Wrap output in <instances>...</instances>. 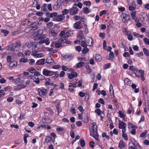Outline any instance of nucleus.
Returning <instances> with one entry per match:
<instances>
[{"instance_id":"4be33fe9","label":"nucleus","mask_w":149,"mask_h":149,"mask_svg":"<svg viewBox=\"0 0 149 149\" xmlns=\"http://www.w3.org/2000/svg\"><path fill=\"white\" fill-rule=\"evenodd\" d=\"M143 52L144 54L146 56H149V52L148 50L146 49L145 48H143Z\"/></svg>"},{"instance_id":"20e7f679","label":"nucleus","mask_w":149,"mask_h":149,"mask_svg":"<svg viewBox=\"0 0 149 149\" xmlns=\"http://www.w3.org/2000/svg\"><path fill=\"white\" fill-rule=\"evenodd\" d=\"M64 1V0H58L54 6V9L56 10L58 9Z\"/></svg>"},{"instance_id":"37998d69","label":"nucleus","mask_w":149,"mask_h":149,"mask_svg":"<svg viewBox=\"0 0 149 149\" xmlns=\"http://www.w3.org/2000/svg\"><path fill=\"white\" fill-rule=\"evenodd\" d=\"M84 13L86 14L88 13L89 12V10L88 8L86 7L83 8Z\"/></svg>"},{"instance_id":"f704fd0d","label":"nucleus","mask_w":149,"mask_h":149,"mask_svg":"<svg viewBox=\"0 0 149 149\" xmlns=\"http://www.w3.org/2000/svg\"><path fill=\"white\" fill-rule=\"evenodd\" d=\"M28 61L27 58H22L19 59V61L22 63H26Z\"/></svg>"},{"instance_id":"f3484780","label":"nucleus","mask_w":149,"mask_h":149,"mask_svg":"<svg viewBox=\"0 0 149 149\" xmlns=\"http://www.w3.org/2000/svg\"><path fill=\"white\" fill-rule=\"evenodd\" d=\"M9 65L10 67H13L16 66L17 65V61H12L9 62Z\"/></svg>"},{"instance_id":"7c9ffc66","label":"nucleus","mask_w":149,"mask_h":149,"mask_svg":"<svg viewBox=\"0 0 149 149\" xmlns=\"http://www.w3.org/2000/svg\"><path fill=\"white\" fill-rule=\"evenodd\" d=\"M80 145L82 147H84L85 145V141L84 139H80Z\"/></svg>"},{"instance_id":"5fc2aeb1","label":"nucleus","mask_w":149,"mask_h":149,"mask_svg":"<svg viewBox=\"0 0 149 149\" xmlns=\"http://www.w3.org/2000/svg\"><path fill=\"white\" fill-rule=\"evenodd\" d=\"M78 109L81 113H83V112L84 111L83 107L81 105L79 106L78 107Z\"/></svg>"},{"instance_id":"09e8293b","label":"nucleus","mask_w":149,"mask_h":149,"mask_svg":"<svg viewBox=\"0 0 149 149\" xmlns=\"http://www.w3.org/2000/svg\"><path fill=\"white\" fill-rule=\"evenodd\" d=\"M86 68L87 69L86 70V72L90 73L91 71V69L90 68L89 65H87L85 66Z\"/></svg>"},{"instance_id":"58836bf2","label":"nucleus","mask_w":149,"mask_h":149,"mask_svg":"<svg viewBox=\"0 0 149 149\" xmlns=\"http://www.w3.org/2000/svg\"><path fill=\"white\" fill-rule=\"evenodd\" d=\"M123 31L125 35H128L129 33V32L127 31V29L126 28H124L123 29Z\"/></svg>"},{"instance_id":"423d86ee","label":"nucleus","mask_w":149,"mask_h":149,"mask_svg":"<svg viewBox=\"0 0 149 149\" xmlns=\"http://www.w3.org/2000/svg\"><path fill=\"white\" fill-rule=\"evenodd\" d=\"M81 22L80 21L75 22L74 24V27L77 29H81L82 26H81Z\"/></svg>"},{"instance_id":"c756f323","label":"nucleus","mask_w":149,"mask_h":149,"mask_svg":"<svg viewBox=\"0 0 149 149\" xmlns=\"http://www.w3.org/2000/svg\"><path fill=\"white\" fill-rule=\"evenodd\" d=\"M67 39L64 38H62L58 40V41L59 42H61L62 43H65Z\"/></svg>"},{"instance_id":"8fccbe9b","label":"nucleus","mask_w":149,"mask_h":149,"mask_svg":"<svg viewBox=\"0 0 149 149\" xmlns=\"http://www.w3.org/2000/svg\"><path fill=\"white\" fill-rule=\"evenodd\" d=\"M28 71L31 73H33L36 71V69L33 68H31V69H29Z\"/></svg>"},{"instance_id":"0eeeda50","label":"nucleus","mask_w":149,"mask_h":149,"mask_svg":"<svg viewBox=\"0 0 149 149\" xmlns=\"http://www.w3.org/2000/svg\"><path fill=\"white\" fill-rule=\"evenodd\" d=\"M15 46V44L13 43L7 46L6 49L7 50L12 51H14L15 50V49L16 48Z\"/></svg>"},{"instance_id":"bf43d9fd","label":"nucleus","mask_w":149,"mask_h":149,"mask_svg":"<svg viewBox=\"0 0 149 149\" xmlns=\"http://www.w3.org/2000/svg\"><path fill=\"white\" fill-rule=\"evenodd\" d=\"M62 44L59 43L57 42L55 44V46L57 48H59L61 47Z\"/></svg>"},{"instance_id":"13d9d810","label":"nucleus","mask_w":149,"mask_h":149,"mask_svg":"<svg viewBox=\"0 0 149 149\" xmlns=\"http://www.w3.org/2000/svg\"><path fill=\"white\" fill-rule=\"evenodd\" d=\"M75 49L77 51L79 52L81 50V48L80 46H78L76 47Z\"/></svg>"},{"instance_id":"4c0bfd02","label":"nucleus","mask_w":149,"mask_h":149,"mask_svg":"<svg viewBox=\"0 0 149 149\" xmlns=\"http://www.w3.org/2000/svg\"><path fill=\"white\" fill-rule=\"evenodd\" d=\"M136 12L135 11H133L131 13V15L132 18L133 19H134L136 17Z\"/></svg>"},{"instance_id":"79ce46f5","label":"nucleus","mask_w":149,"mask_h":149,"mask_svg":"<svg viewBox=\"0 0 149 149\" xmlns=\"http://www.w3.org/2000/svg\"><path fill=\"white\" fill-rule=\"evenodd\" d=\"M84 62H81L79 63L77 65V67L78 68H79L83 66Z\"/></svg>"},{"instance_id":"3c124183","label":"nucleus","mask_w":149,"mask_h":149,"mask_svg":"<svg viewBox=\"0 0 149 149\" xmlns=\"http://www.w3.org/2000/svg\"><path fill=\"white\" fill-rule=\"evenodd\" d=\"M15 45V47L16 48L17 47H19L21 45V42L20 41L16 42L14 43Z\"/></svg>"},{"instance_id":"f03ea898","label":"nucleus","mask_w":149,"mask_h":149,"mask_svg":"<svg viewBox=\"0 0 149 149\" xmlns=\"http://www.w3.org/2000/svg\"><path fill=\"white\" fill-rule=\"evenodd\" d=\"M121 17L123 22L125 23L129 21L131 18L130 15L128 13H122L121 14Z\"/></svg>"},{"instance_id":"6ab92c4d","label":"nucleus","mask_w":149,"mask_h":149,"mask_svg":"<svg viewBox=\"0 0 149 149\" xmlns=\"http://www.w3.org/2000/svg\"><path fill=\"white\" fill-rule=\"evenodd\" d=\"M13 82H14L16 84H18L19 83H22L21 79L20 78H17L13 79Z\"/></svg>"},{"instance_id":"39448f33","label":"nucleus","mask_w":149,"mask_h":149,"mask_svg":"<svg viewBox=\"0 0 149 149\" xmlns=\"http://www.w3.org/2000/svg\"><path fill=\"white\" fill-rule=\"evenodd\" d=\"M38 92L39 95L42 97L45 95L47 92V90L43 88L42 89H38Z\"/></svg>"},{"instance_id":"052dcab7","label":"nucleus","mask_w":149,"mask_h":149,"mask_svg":"<svg viewBox=\"0 0 149 149\" xmlns=\"http://www.w3.org/2000/svg\"><path fill=\"white\" fill-rule=\"evenodd\" d=\"M7 101L9 102H13L14 99L13 97H9L7 99Z\"/></svg>"},{"instance_id":"c9c22d12","label":"nucleus","mask_w":149,"mask_h":149,"mask_svg":"<svg viewBox=\"0 0 149 149\" xmlns=\"http://www.w3.org/2000/svg\"><path fill=\"white\" fill-rule=\"evenodd\" d=\"M69 12V10L67 9H64L62 11V14L63 15H65L67 14Z\"/></svg>"},{"instance_id":"338daca9","label":"nucleus","mask_w":149,"mask_h":149,"mask_svg":"<svg viewBox=\"0 0 149 149\" xmlns=\"http://www.w3.org/2000/svg\"><path fill=\"white\" fill-rule=\"evenodd\" d=\"M7 60L8 62H11V57L10 56H8L7 57Z\"/></svg>"},{"instance_id":"bb28decb","label":"nucleus","mask_w":149,"mask_h":149,"mask_svg":"<svg viewBox=\"0 0 149 149\" xmlns=\"http://www.w3.org/2000/svg\"><path fill=\"white\" fill-rule=\"evenodd\" d=\"M118 113L120 115V118H123V119H124L125 116V114L124 113L121 111H119L118 112Z\"/></svg>"},{"instance_id":"dca6fc26","label":"nucleus","mask_w":149,"mask_h":149,"mask_svg":"<svg viewBox=\"0 0 149 149\" xmlns=\"http://www.w3.org/2000/svg\"><path fill=\"white\" fill-rule=\"evenodd\" d=\"M125 145L123 140H120L119 143L118 147L120 149H122L125 148Z\"/></svg>"},{"instance_id":"aec40b11","label":"nucleus","mask_w":149,"mask_h":149,"mask_svg":"<svg viewBox=\"0 0 149 149\" xmlns=\"http://www.w3.org/2000/svg\"><path fill=\"white\" fill-rule=\"evenodd\" d=\"M43 38L42 36H40L39 34L33 37V39L35 40H38L40 39H42Z\"/></svg>"},{"instance_id":"a878e982","label":"nucleus","mask_w":149,"mask_h":149,"mask_svg":"<svg viewBox=\"0 0 149 149\" xmlns=\"http://www.w3.org/2000/svg\"><path fill=\"white\" fill-rule=\"evenodd\" d=\"M141 71H142V70H138L137 69L135 71L134 73L135 74L136 76L137 77H139L140 75H141Z\"/></svg>"},{"instance_id":"72a5a7b5","label":"nucleus","mask_w":149,"mask_h":149,"mask_svg":"<svg viewBox=\"0 0 149 149\" xmlns=\"http://www.w3.org/2000/svg\"><path fill=\"white\" fill-rule=\"evenodd\" d=\"M43 40L44 42V43H45L47 45H49L50 43L49 39L48 38H47Z\"/></svg>"},{"instance_id":"ea45409f","label":"nucleus","mask_w":149,"mask_h":149,"mask_svg":"<svg viewBox=\"0 0 149 149\" xmlns=\"http://www.w3.org/2000/svg\"><path fill=\"white\" fill-rule=\"evenodd\" d=\"M140 71L141 72V80L143 81H144L145 79L144 77V71Z\"/></svg>"},{"instance_id":"1a4fd4ad","label":"nucleus","mask_w":149,"mask_h":149,"mask_svg":"<svg viewBox=\"0 0 149 149\" xmlns=\"http://www.w3.org/2000/svg\"><path fill=\"white\" fill-rule=\"evenodd\" d=\"M45 60L44 58H42L38 60L36 63V65H43L45 64Z\"/></svg>"},{"instance_id":"4d7b16f0","label":"nucleus","mask_w":149,"mask_h":149,"mask_svg":"<svg viewBox=\"0 0 149 149\" xmlns=\"http://www.w3.org/2000/svg\"><path fill=\"white\" fill-rule=\"evenodd\" d=\"M61 68L63 70L66 71L68 70V67L64 65H62L61 67Z\"/></svg>"},{"instance_id":"a18cd8bd","label":"nucleus","mask_w":149,"mask_h":149,"mask_svg":"<svg viewBox=\"0 0 149 149\" xmlns=\"http://www.w3.org/2000/svg\"><path fill=\"white\" fill-rule=\"evenodd\" d=\"M53 23L51 22H50L47 24V28L49 29L53 25Z\"/></svg>"},{"instance_id":"7ed1b4c3","label":"nucleus","mask_w":149,"mask_h":149,"mask_svg":"<svg viewBox=\"0 0 149 149\" xmlns=\"http://www.w3.org/2000/svg\"><path fill=\"white\" fill-rule=\"evenodd\" d=\"M56 72H53L48 70L46 69H44L43 70V74L46 76H50L54 74Z\"/></svg>"},{"instance_id":"603ef678","label":"nucleus","mask_w":149,"mask_h":149,"mask_svg":"<svg viewBox=\"0 0 149 149\" xmlns=\"http://www.w3.org/2000/svg\"><path fill=\"white\" fill-rule=\"evenodd\" d=\"M29 28L30 29V30L34 31L38 29V27L35 26H30Z\"/></svg>"},{"instance_id":"9d476101","label":"nucleus","mask_w":149,"mask_h":149,"mask_svg":"<svg viewBox=\"0 0 149 149\" xmlns=\"http://www.w3.org/2000/svg\"><path fill=\"white\" fill-rule=\"evenodd\" d=\"M37 52H36L34 53L33 52H32V55L35 57L36 58L41 57L44 56V55L42 53H37Z\"/></svg>"},{"instance_id":"680f3d73","label":"nucleus","mask_w":149,"mask_h":149,"mask_svg":"<svg viewBox=\"0 0 149 149\" xmlns=\"http://www.w3.org/2000/svg\"><path fill=\"white\" fill-rule=\"evenodd\" d=\"M95 144V142L93 141H91L89 142V146L92 148H93L94 146L93 145Z\"/></svg>"},{"instance_id":"de8ad7c7","label":"nucleus","mask_w":149,"mask_h":149,"mask_svg":"<svg viewBox=\"0 0 149 149\" xmlns=\"http://www.w3.org/2000/svg\"><path fill=\"white\" fill-rule=\"evenodd\" d=\"M88 117L87 115H86V116L84 117L83 121L84 123H86L88 122Z\"/></svg>"},{"instance_id":"49530a36","label":"nucleus","mask_w":149,"mask_h":149,"mask_svg":"<svg viewBox=\"0 0 149 149\" xmlns=\"http://www.w3.org/2000/svg\"><path fill=\"white\" fill-rule=\"evenodd\" d=\"M95 112L97 113L98 115H99L101 114L102 111L100 109H98L95 110Z\"/></svg>"},{"instance_id":"412c9836","label":"nucleus","mask_w":149,"mask_h":149,"mask_svg":"<svg viewBox=\"0 0 149 149\" xmlns=\"http://www.w3.org/2000/svg\"><path fill=\"white\" fill-rule=\"evenodd\" d=\"M65 17H64V18L63 17V16L61 15H58L57 16L56 18V20L57 21L60 22L64 19Z\"/></svg>"},{"instance_id":"6e6d98bb","label":"nucleus","mask_w":149,"mask_h":149,"mask_svg":"<svg viewBox=\"0 0 149 149\" xmlns=\"http://www.w3.org/2000/svg\"><path fill=\"white\" fill-rule=\"evenodd\" d=\"M122 136L125 140H128L127 135L126 133L123 134Z\"/></svg>"},{"instance_id":"69168bd1","label":"nucleus","mask_w":149,"mask_h":149,"mask_svg":"<svg viewBox=\"0 0 149 149\" xmlns=\"http://www.w3.org/2000/svg\"><path fill=\"white\" fill-rule=\"evenodd\" d=\"M61 67V66L60 65H57L53 66L52 68L54 69H58L60 68Z\"/></svg>"},{"instance_id":"f8f14e48","label":"nucleus","mask_w":149,"mask_h":149,"mask_svg":"<svg viewBox=\"0 0 149 149\" xmlns=\"http://www.w3.org/2000/svg\"><path fill=\"white\" fill-rule=\"evenodd\" d=\"M79 9L77 8L75 10L72 8H71L70 10V14L75 15L77 14L78 11Z\"/></svg>"},{"instance_id":"b1692460","label":"nucleus","mask_w":149,"mask_h":149,"mask_svg":"<svg viewBox=\"0 0 149 149\" xmlns=\"http://www.w3.org/2000/svg\"><path fill=\"white\" fill-rule=\"evenodd\" d=\"M111 90H113V87L112 85L110 84V85L109 92L111 96H114V92L113 91L112 93H111Z\"/></svg>"},{"instance_id":"2f4dec72","label":"nucleus","mask_w":149,"mask_h":149,"mask_svg":"<svg viewBox=\"0 0 149 149\" xmlns=\"http://www.w3.org/2000/svg\"><path fill=\"white\" fill-rule=\"evenodd\" d=\"M83 4L86 6H90L91 4V2L90 1H85L84 2Z\"/></svg>"},{"instance_id":"393cba45","label":"nucleus","mask_w":149,"mask_h":149,"mask_svg":"<svg viewBox=\"0 0 149 149\" xmlns=\"http://www.w3.org/2000/svg\"><path fill=\"white\" fill-rule=\"evenodd\" d=\"M1 33H4L5 36H6L9 33V31L7 30L2 29L1 30Z\"/></svg>"},{"instance_id":"0e129e2a","label":"nucleus","mask_w":149,"mask_h":149,"mask_svg":"<svg viewBox=\"0 0 149 149\" xmlns=\"http://www.w3.org/2000/svg\"><path fill=\"white\" fill-rule=\"evenodd\" d=\"M57 13L56 12L50 14V17L51 18L53 17L54 16H56L57 15Z\"/></svg>"},{"instance_id":"864d4df0","label":"nucleus","mask_w":149,"mask_h":149,"mask_svg":"<svg viewBox=\"0 0 149 149\" xmlns=\"http://www.w3.org/2000/svg\"><path fill=\"white\" fill-rule=\"evenodd\" d=\"M35 61L34 59H30L29 60V64L31 65H33L35 63Z\"/></svg>"},{"instance_id":"ddd939ff","label":"nucleus","mask_w":149,"mask_h":149,"mask_svg":"<svg viewBox=\"0 0 149 149\" xmlns=\"http://www.w3.org/2000/svg\"><path fill=\"white\" fill-rule=\"evenodd\" d=\"M73 34V31L69 30L65 33L64 36L65 37H68L72 36Z\"/></svg>"},{"instance_id":"a211bd4d","label":"nucleus","mask_w":149,"mask_h":149,"mask_svg":"<svg viewBox=\"0 0 149 149\" xmlns=\"http://www.w3.org/2000/svg\"><path fill=\"white\" fill-rule=\"evenodd\" d=\"M53 59L50 57L47 58L46 59V63L47 64H49L54 62Z\"/></svg>"},{"instance_id":"4468645a","label":"nucleus","mask_w":149,"mask_h":149,"mask_svg":"<svg viewBox=\"0 0 149 149\" xmlns=\"http://www.w3.org/2000/svg\"><path fill=\"white\" fill-rule=\"evenodd\" d=\"M120 121V123L119 125V128L120 129H123V128H126V125L125 123H124L123 121Z\"/></svg>"},{"instance_id":"cd10ccee","label":"nucleus","mask_w":149,"mask_h":149,"mask_svg":"<svg viewBox=\"0 0 149 149\" xmlns=\"http://www.w3.org/2000/svg\"><path fill=\"white\" fill-rule=\"evenodd\" d=\"M129 68L130 70L132 71L134 73L137 70L136 68H135L133 65L130 66Z\"/></svg>"},{"instance_id":"c85d7f7f","label":"nucleus","mask_w":149,"mask_h":149,"mask_svg":"<svg viewBox=\"0 0 149 149\" xmlns=\"http://www.w3.org/2000/svg\"><path fill=\"white\" fill-rule=\"evenodd\" d=\"M46 4H44L43 6L41 8V10L43 11H45V13L48 12L49 11L46 8Z\"/></svg>"},{"instance_id":"9b49d317","label":"nucleus","mask_w":149,"mask_h":149,"mask_svg":"<svg viewBox=\"0 0 149 149\" xmlns=\"http://www.w3.org/2000/svg\"><path fill=\"white\" fill-rule=\"evenodd\" d=\"M62 57L63 58V59H69L70 60L72 59L73 57V55L72 54H68L67 55H64V56L62 55Z\"/></svg>"},{"instance_id":"2eb2a0df","label":"nucleus","mask_w":149,"mask_h":149,"mask_svg":"<svg viewBox=\"0 0 149 149\" xmlns=\"http://www.w3.org/2000/svg\"><path fill=\"white\" fill-rule=\"evenodd\" d=\"M56 35L57 33L55 32L54 30H52L49 31V35L50 36H55Z\"/></svg>"},{"instance_id":"c03bdc74","label":"nucleus","mask_w":149,"mask_h":149,"mask_svg":"<svg viewBox=\"0 0 149 149\" xmlns=\"http://www.w3.org/2000/svg\"><path fill=\"white\" fill-rule=\"evenodd\" d=\"M147 134V131L145 130L144 132L142 133L140 135V137H143L145 136Z\"/></svg>"},{"instance_id":"e433bc0d","label":"nucleus","mask_w":149,"mask_h":149,"mask_svg":"<svg viewBox=\"0 0 149 149\" xmlns=\"http://www.w3.org/2000/svg\"><path fill=\"white\" fill-rule=\"evenodd\" d=\"M52 139V137H51L50 136H47L45 138V141L48 143H49Z\"/></svg>"},{"instance_id":"f257e3e1","label":"nucleus","mask_w":149,"mask_h":149,"mask_svg":"<svg viewBox=\"0 0 149 149\" xmlns=\"http://www.w3.org/2000/svg\"><path fill=\"white\" fill-rule=\"evenodd\" d=\"M92 132L90 131V135L93 136L95 139L99 140V135L97 132V126L95 122L93 123L92 124Z\"/></svg>"},{"instance_id":"774afa93","label":"nucleus","mask_w":149,"mask_h":149,"mask_svg":"<svg viewBox=\"0 0 149 149\" xmlns=\"http://www.w3.org/2000/svg\"><path fill=\"white\" fill-rule=\"evenodd\" d=\"M12 89V88L10 86H7L6 87L4 88V90L5 91H8L9 90H10Z\"/></svg>"},{"instance_id":"473e14b6","label":"nucleus","mask_w":149,"mask_h":149,"mask_svg":"<svg viewBox=\"0 0 149 149\" xmlns=\"http://www.w3.org/2000/svg\"><path fill=\"white\" fill-rule=\"evenodd\" d=\"M85 48H84L82 51V53L84 54L86 53L87 52H88L89 49L87 47H84Z\"/></svg>"},{"instance_id":"a19ab883","label":"nucleus","mask_w":149,"mask_h":149,"mask_svg":"<svg viewBox=\"0 0 149 149\" xmlns=\"http://www.w3.org/2000/svg\"><path fill=\"white\" fill-rule=\"evenodd\" d=\"M81 45L82 47H87V45L86 44V42L84 40H82L81 42Z\"/></svg>"},{"instance_id":"e2e57ef3","label":"nucleus","mask_w":149,"mask_h":149,"mask_svg":"<svg viewBox=\"0 0 149 149\" xmlns=\"http://www.w3.org/2000/svg\"><path fill=\"white\" fill-rule=\"evenodd\" d=\"M143 40L146 44L147 45H149V41L147 38H144Z\"/></svg>"},{"instance_id":"6e6552de","label":"nucleus","mask_w":149,"mask_h":149,"mask_svg":"<svg viewBox=\"0 0 149 149\" xmlns=\"http://www.w3.org/2000/svg\"><path fill=\"white\" fill-rule=\"evenodd\" d=\"M68 77L69 79H71L74 77H76L77 76V72H72L71 74L68 73Z\"/></svg>"},{"instance_id":"5701e85b","label":"nucleus","mask_w":149,"mask_h":149,"mask_svg":"<svg viewBox=\"0 0 149 149\" xmlns=\"http://www.w3.org/2000/svg\"><path fill=\"white\" fill-rule=\"evenodd\" d=\"M101 60V57L100 55L96 54L95 56V60L98 62Z\"/></svg>"}]
</instances>
